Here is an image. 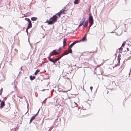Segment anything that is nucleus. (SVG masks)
<instances>
[{
	"label": "nucleus",
	"instance_id": "obj_1",
	"mask_svg": "<svg viewBox=\"0 0 131 131\" xmlns=\"http://www.w3.org/2000/svg\"><path fill=\"white\" fill-rule=\"evenodd\" d=\"M58 18V17L56 16V15H54L50 19L49 21H47L46 22L47 23L48 25H52L56 21Z\"/></svg>",
	"mask_w": 131,
	"mask_h": 131
},
{
	"label": "nucleus",
	"instance_id": "obj_2",
	"mask_svg": "<svg viewBox=\"0 0 131 131\" xmlns=\"http://www.w3.org/2000/svg\"><path fill=\"white\" fill-rule=\"evenodd\" d=\"M89 23H90V27L92 26L93 23V18L92 16L90 14L89 19Z\"/></svg>",
	"mask_w": 131,
	"mask_h": 131
},
{
	"label": "nucleus",
	"instance_id": "obj_3",
	"mask_svg": "<svg viewBox=\"0 0 131 131\" xmlns=\"http://www.w3.org/2000/svg\"><path fill=\"white\" fill-rule=\"evenodd\" d=\"M72 52V50L71 49H69L68 51L66 50L61 55L63 57L64 56L67 55L69 53H71Z\"/></svg>",
	"mask_w": 131,
	"mask_h": 131
},
{
	"label": "nucleus",
	"instance_id": "obj_4",
	"mask_svg": "<svg viewBox=\"0 0 131 131\" xmlns=\"http://www.w3.org/2000/svg\"><path fill=\"white\" fill-rule=\"evenodd\" d=\"M25 20L27 21L28 22V25L27 28H31L32 27V24L30 19L29 18H25Z\"/></svg>",
	"mask_w": 131,
	"mask_h": 131
},
{
	"label": "nucleus",
	"instance_id": "obj_5",
	"mask_svg": "<svg viewBox=\"0 0 131 131\" xmlns=\"http://www.w3.org/2000/svg\"><path fill=\"white\" fill-rule=\"evenodd\" d=\"M79 41H77V40H76L73 42V43L71 44L68 47V49H71V48L73 47V46L76 43L80 42Z\"/></svg>",
	"mask_w": 131,
	"mask_h": 131
},
{
	"label": "nucleus",
	"instance_id": "obj_6",
	"mask_svg": "<svg viewBox=\"0 0 131 131\" xmlns=\"http://www.w3.org/2000/svg\"><path fill=\"white\" fill-rule=\"evenodd\" d=\"M48 60L50 61L53 62L54 64L57 61L56 59H53L50 57L48 58Z\"/></svg>",
	"mask_w": 131,
	"mask_h": 131
},
{
	"label": "nucleus",
	"instance_id": "obj_7",
	"mask_svg": "<svg viewBox=\"0 0 131 131\" xmlns=\"http://www.w3.org/2000/svg\"><path fill=\"white\" fill-rule=\"evenodd\" d=\"M59 52L55 51V50H53L52 51L51 56L57 55L59 54Z\"/></svg>",
	"mask_w": 131,
	"mask_h": 131
},
{
	"label": "nucleus",
	"instance_id": "obj_8",
	"mask_svg": "<svg viewBox=\"0 0 131 131\" xmlns=\"http://www.w3.org/2000/svg\"><path fill=\"white\" fill-rule=\"evenodd\" d=\"M88 24V20H86L84 24L83 25V28H84L85 27H86Z\"/></svg>",
	"mask_w": 131,
	"mask_h": 131
},
{
	"label": "nucleus",
	"instance_id": "obj_9",
	"mask_svg": "<svg viewBox=\"0 0 131 131\" xmlns=\"http://www.w3.org/2000/svg\"><path fill=\"white\" fill-rule=\"evenodd\" d=\"M66 10H65L64 9H62V10H61L59 12L61 14H65V13L64 12L66 11Z\"/></svg>",
	"mask_w": 131,
	"mask_h": 131
},
{
	"label": "nucleus",
	"instance_id": "obj_10",
	"mask_svg": "<svg viewBox=\"0 0 131 131\" xmlns=\"http://www.w3.org/2000/svg\"><path fill=\"white\" fill-rule=\"evenodd\" d=\"M86 39V35L84 37L82 38V39L80 40H78L77 41H79L80 42H81V41H84Z\"/></svg>",
	"mask_w": 131,
	"mask_h": 131
},
{
	"label": "nucleus",
	"instance_id": "obj_11",
	"mask_svg": "<svg viewBox=\"0 0 131 131\" xmlns=\"http://www.w3.org/2000/svg\"><path fill=\"white\" fill-rule=\"evenodd\" d=\"M5 105V102L4 101H2L1 104V108H3Z\"/></svg>",
	"mask_w": 131,
	"mask_h": 131
},
{
	"label": "nucleus",
	"instance_id": "obj_12",
	"mask_svg": "<svg viewBox=\"0 0 131 131\" xmlns=\"http://www.w3.org/2000/svg\"><path fill=\"white\" fill-rule=\"evenodd\" d=\"M66 40L65 39H64L63 40V47H64L66 45Z\"/></svg>",
	"mask_w": 131,
	"mask_h": 131
},
{
	"label": "nucleus",
	"instance_id": "obj_13",
	"mask_svg": "<svg viewBox=\"0 0 131 131\" xmlns=\"http://www.w3.org/2000/svg\"><path fill=\"white\" fill-rule=\"evenodd\" d=\"M30 78L31 80H32L35 78V77L34 76H32L30 75Z\"/></svg>",
	"mask_w": 131,
	"mask_h": 131
},
{
	"label": "nucleus",
	"instance_id": "obj_14",
	"mask_svg": "<svg viewBox=\"0 0 131 131\" xmlns=\"http://www.w3.org/2000/svg\"><path fill=\"white\" fill-rule=\"evenodd\" d=\"M85 20V19H84L82 21H81L80 22V24L79 26H82L83 25V24L84 23V21Z\"/></svg>",
	"mask_w": 131,
	"mask_h": 131
},
{
	"label": "nucleus",
	"instance_id": "obj_15",
	"mask_svg": "<svg viewBox=\"0 0 131 131\" xmlns=\"http://www.w3.org/2000/svg\"><path fill=\"white\" fill-rule=\"evenodd\" d=\"M37 19V18L36 17H32L31 18L32 20L34 21H36Z\"/></svg>",
	"mask_w": 131,
	"mask_h": 131
},
{
	"label": "nucleus",
	"instance_id": "obj_16",
	"mask_svg": "<svg viewBox=\"0 0 131 131\" xmlns=\"http://www.w3.org/2000/svg\"><path fill=\"white\" fill-rule=\"evenodd\" d=\"M61 14H60V13L59 12H58L55 15H56V16H57V15H58V18H60V15Z\"/></svg>",
	"mask_w": 131,
	"mask_h": 131
},
{
	"label": "nucleus",
	"instance_id": "obj_17",
	"mask_svg": "<svg viewBox=\"0 0 131 131\" xmlns=\"http://www.w3.org/2000/svg\"><path fill=\"white\" fill-rule=\"evenodd\" d=\"M40 71L39 70H37L35 72L34 74L36 75Z\"/></svg>",
	"mask_w": 131,
	"mask_h": 131
},
{
	"label": "nucleus",
	"instance_id": "obj_18",
	"mask_svg": "<svg viewBox=\"0 0 131 131\" xmlns=\"http://www.w3.org/2000/svg\"><path fill=\"white\" fill-rule=\"evenodd\" d=\"M125 43L124 42H123L122 45V47L119 48V49L120 50H122L123 49V48H122V47H123L125 45Z\"/></svg>",
	"mask_w": 131,
	"mask_h": 131
},
{
	"label": "nucleus",
	"instance_id": "obj_19",
	"mask_svg": "<svg viewBox=\"0 0 131 131\" xmlns=\"http://www.w3.org/2000/svg\"><path fill=\"white\" fill-rule=\"evenodd\" d=\"M35 116L32 117L29 123H31V122L35 119Z\"/></svg>",
	"mask_w": 131,
	"mask_h": 131
},
{
	"label": "nucleus",
	"instance_id": "obj_20",
	"mask_svg": "<svg viewBox=\"0 0 131 131\" xmlns=\"http://www.w3.org/2000/svg\"><path fill=\"white\" fill-rule=\"evenodd\" d=\"M79 0H75L74 1V3L75 4H76L78 3Z\"/></svg>",
	"mask_w": 131,
	"mask_h": 131
},
{
	"label": "nucleus",
	"instance_id": "obj_21",
	"mask_svg": "<svg viewBox=\"0 0 131 131\" xmlns=\"http://www.w3.org/2000/svg\"><path fill=\"white\" fill-rule=\"evenodd\" d=\"M62 57V56L61 55V56L59 57L56 58V59L57 60V61H58Z\"/></svg>",
	"mask_w": 131,
	"mask_h": 131
},
{
	"label": "nucleus",
	"instance_id": "obj_22",
	"mask_svg": "<svg viewBox=\"0 0 131 131\" xmlns=\"http://www.w3.org/2000/svg\"><path fill=\"white\" fill-rule=\"evenodd\" d=\"M39 111H38V112H37V114H35V115H34V116H35V117L36 116V115H37V113H38V112H39Z\"/></svg>",
	"mask_w": 131,
	"mask_h": 131
},
{
	"label": "nucleus",
	"instance_id": "obj_23",
	"mask_svg": "<svg viewBox=\"0 0 131 131\" xmlns=\"http://www.w3.org/2000/svg\"><path fill=\"white\" fill-rule=\"evenodd\" d=\"M28 29L29 28H27L26 29V31L27 33H28Z\"/></svg>",
	"mask_w": 131,
	"mask_h": 131
},
{
	"label": "nucleus",
	"instance_id": "obj_24",
	"mask_svg": "<svg viewBox=\"0 0 131 131\" xmlns=\"http://www.w3.org/2000/svg\"><path fill=\"white\" fill-rule=\"evenodd\" d=\"M61 48H62L61 47H60L58 50V51H59L61 49Z\"/></svg>",
	"mask_w": 131,
	"mask_h": 131
},
{
	"label": "nucleus",
	"instance_id": "obj_25",
	"mask_svg": "<svg viewBox=\"0 0 131 131\" xmlns=\"http://www.w3.org/2000/svg\"><path fill=\"white\" fill-rule=\"evenodd\" d=\"M90 89H91V91H92V88H93V87H91H91H90Z\"/></svg>",
	"mask_w": 131,
	"mask_h": 131
},
{
	"label": "nucleus",
	"instance_id": "obj_26",
	"mask_svg": "<svg viewBox=\"0 0 131 131\" xmlns=\"http://www.w3.org/2000/svg\"><path fill=\"white\" fill-rule=\"evenodd\" d=\"M131 58V57H128V59H127V60H129V59L130 58Z\"/></svg>",
	"mask_w": 131,
	"mask_h": 131
},
{
	"label": "nucleus",
	"instance_id": "obj_27",
	"mask_svg": "<svg viewBox=\"0 0 131 131\" xmlns=\"http://www.w3.org/2000/svg\"><path fill=\"white\" fill-rule=\"evenodd\" d=\"M75 102H73V103H72V104H75Z\"/></svg>",
	"mask_w": 131,
	"mask_h": 131
},
{
	"label": "nucleus",
	"instance_id": "obj_28",
	"mask_svg": "<svg viewBox=\"0 0 131 131\" xmlns=\"http://www.w3.org/2000/svg\"><path fill=\"white\" fill-rule=\"evenodd\" d=\"M127 50H128V51H129V49H128Z\"/></svg>",
	"mask_w": 131,
	"mask_h": 131
},
{
	"label": "nucleus",
	"instance_id": "obj_29",
	"mask_svg": "<svg viewBox=\"0 0 131 131\" xmlns=\"http://www.w3.org/2000/svg\"><path fill=\"white\" fill-rule=\"evenodd\" d=\"M130 53H131V51H130Z\"/></svg>",
	"mask_w": 131,
	"mask_h": 131
},
{
	"label": "nucleus",
	"instance_id": "obj_30",
	"mask_svg": "<svg viewBox=\"0 0 131 131\" xmlns=\"http://www.w3.org/2000/svg\"><path fill=\"white\" fill-rule=\"evenodd\" d=\"M130 71L131 72V69L130 70Z\"/></svg>",
	"mask_w": 131,
	"mask_h": 131
},
{
	"label": "nucleus",
	"instance_id": "obj_31",
	"mask_svg": "<svg viewBox=\"0 0 131 131\" xmlns=\"http://www.w3.org/2000/svg\"><path fill=\"white\" fill-rule=\"evenodd\" d=\"M75 106H74V107H75Z\"/></svg>",
	"mask_w": 131,
	"mask_h": 131
}]
</instances>
